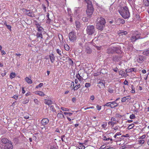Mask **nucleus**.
I'll use <instances>...</instances> for the list:
<instances>
[{"label": "nucleus", "mask_w": 149, "mask_h": 149, "mask_svg": "<svg viewBox=\"0 0 149 149\" xmlns=\"http://www.w3.org/2000/svg\"><path fill=\"white\" fill-rule=\"evenodd\" d=\"M143 54L144 55L149 56V49L144 51L143 52Z\"/></svg>", "instance_id": "nucleus-29"}, {"label": "nucleus", "mask_w": 149, "mask_h": 149, "mask_svg": "<svg viewBox=\"0 0 149 149\" xmlns=\"http://www.w3.org/2000/svg\"><path fill=\"white\" fill-rule=\"evenodd\" d=\"M57 117L59 118H64V116L61 113H58L57 115Z\"/></svg>", "instance_id": "nucleus-31"}, {"label": "nucleus", "mask_w": 149, "mask_h": 149, "mask_svg": "<svg viewBox=\"0 0 149 149\" xmlns=\"http://www.w3.org/2000/svg\"><path fill=\"white\" fill-rule=\"evenodd\" d=\"M143 5L145 6H149V0H143Z\"/></svg>", "instance_id": "nucleus-25"}, {"label": "nucleus", "mask_w": 149, "mask_h": 149, "mask_svg": "<svg viewBox=\"0 0 149 149\" xmlns=\"http://www.w3.org/2000/svg\"><path fill=\"white\" fill-rule=\"evenodd\" d=\"M137 70L136 68H130V69H126V72L127 73H129L132 72H137Z\"/></svg>", "instance_id": "nucleus-21"}, {"label": "nucleus", "mask_w": 149, "mask_h": 149, "mask_svg": "<svg viewBox=\"0 0 149 149\" xmlns=\"http://www.w3.org/2000/svg\"><path fill=\"white\" fill-rule=\"evenodd\" d=\"M23 10H25L26 12V14L28 16L32 17H35V15L33 11H31L30 10L26 9H23Z\"/></svg>", "instance_id": "nucleus-9"}, {"label": "nucleus", "mask_w": 149, "mask_h": 149, "mask_svg": "<svg viewBox=\"0 0 149 149\" xmlns=\"http://www.w3.org/2000/svg\"><path fill=\"white\" fill-rule=\"evenodd\" d=\"M64 47L66 51H69L70 50V47L67 44H65L64 45Z\"/></svg>", "instance_id": "nucleus-33"}, {"label": "nucleus", "mask_w": 149, "mask_h": 149, "mask_svg": "<svg viewBox=\"0 0 149 149\" xmlns=\"http://www.w3.org/2000/svg\"><path fill=\"white\" fill-rule=\"evenodd\" d=\"M49 122V120L48 118H44L42 119L40 122L41 126H43V127H41V129L42 130L43 128L45 127V125L47 124Z\"/></svg>", "instance_id": "nucleus-8"}, {"label": "nucleus", "mask_w": 149, "mask_h": 149, "mask_svg": "<svg viewBox=\"0 0 149 149\" xmlns=\"http://www.w3.org/2000/svg\"><path fill=\"white\" fill-rule=\"evenodd\" d=\"M25 80L29 84H31L32 83V80L27 77L25 78Z\"/></svg>", "instance_id": "nucleus-27"}, {"label": "nucleus", "mask_w": 149, "mask_h": 149, "mask_svg": "<svg viewBox=\"0 0 149 149\" xmlns=\"http://www.w3.org/2000/svg\"><path fill=\"white\" fill-rule=\"evenodd\" d=\"M76 77L77 78V79L81 81L83 79L82 77L80 76L79 73L76 74Z\"/></svg>", "instance_id": "nucleus-28"}, {"label": "nucleus", "mask_w": 149, "mask_h": 149, "mask_svg": "<svg viewBox=\"0 0 149 149\" xmlns=\"http://www.w3.org/2000/svg\"><path fill=\"white\" fill-rule=\"evenodd\" d=\"M87 34L88 35H92L95 32V29L94 26L89 25L87 26L86 29Z\"/></svg>", "instance_id": "nucleus-3"}, {"label": "nucleus", "mask_w": 149, "mask_h": 149, "mask_svg": "<svg viewBox=\"0 0 149 149\" xmlns=\"http://www.w3.org/2000/svg\"><path fill=\"white\" fill-rule=\"evenodd\" d=\"M116 51V48L115 47H111L109 48L107 50V52L109 54H113Z\"/></svg>", "instance_id": "nucleus-14"}, {"label": "nucleus", "mask_w": 149, "mask_h": 149, "mask_svg": "<svg viewBox=\"0 0 149 149\" xmlns=\"http://www.w3.org/2000/svg\"><path fill=\"white\" fill-rule=\"evenodd\" d=\"M29 102V101L28 100H24V101H23L22 102V103L23 104H26L28 103Z\"/></svg>", "instance_id": "nucleus-59"}, {"label": "nucleus", "mask_w": 149, "mask_h": 149, "mask_svg": "<svg viewBox=\"0 0 149 149\" xmlns=\"http://www.w3.org/2000/svg\"><path fill=\"white\" fill-rule=\"evenodd\" d=\"M145 142L144 140L139 139L138 141V143L141 145L143 144Z\"/></svg>", "instance_id": "nucleus-37"}, {"label": "nucleus", "mask_w": 149, "mask_h": 149, "mask_svg": "<svg viewBox=\"0 0 149 149\" xmlns=\"http://www.w3.org/2000/svg\"><path fill=\"white\" fill-rule=\"evenodd\" d=\"M109 138H107L105 136H103V140L104 141H109Z\"/></svg>", "instance_id": "nucleus-40"}, {"label": "nucleus", "mask_w": 149, "mask_h": 149, "mask_svg": "<svg viewBox=\"0 0 149 149\" xmlns=\"http://www.w3.org/2000/svg\"><path fill=\"white\" fill-rule=\"evenodd\" d=\"M68 37L70 41L74 42L77 39L76 33L73 31L70 32L68 35Z\"/></svg>", "instance_id": "nucleus-5"}, {"label": "nucleus", "mask_w": 149, "mask_h": 149, "mask_svg": "<svg viewBox=\"0 0 149 149\" xmlns=\"http://www.w3.org/2000/svg\"><path fill=\"white\" fill-rule=\"evenodd\" d=\"M128 33L126 31H124L123 30H120L118 32V34L120 36H122L123 35H127Z\"/></svg>", "instance_id": "nucleus-18"}, {"label": "nucleus", "mask_w": 149, "mask_h": 149, "mask_svg": "<svg viewBox=\"0 0 149 149\" xmlns=\"http://www.w3.org/2000/svg\"><path fill=\"white\" fill-rule=\"evenodd\" d=\"M130 118L131 119H134L135 118V116L134 114L130 115Z\"/></svg>", "instance_id": "nucleus-47"}, {"label": "nucleus", "mask_w": 149, "mask_h": 149, "mask_svg": "<svg viewBox=\"0 0 149 149\" xmlns=\"http://www.w3.org/2000/svg\"><path fill=\"white\" fill-rule=\"evenodd\" d=\"M123 84L125 85L128 86V82L127 80H125L123 82Z\"/></svg>", "instance_id": "nucleus-54"}, {"label": "nucleus", "mask_w": 149, "mask_h": 149, "mask_svg": "<svg viewBox=\"0 0 149 149\" xmlns=\"http://www.w3.org/2000/svg\"><path fill=\"white\" fill-rule=\"evenodd\" d=\"M36 27V29L37 30L38 32H42L44 31V29L37 22L35 24Z\"/></svg>", "instance_id": "nucleus-11"}, {"label": "nucleus", "mask_w": 149, "mask_h": 149, "mask_svg": "<svg viewBox=\"0 0 149 149\" xmlns=\"http://www.w3.org/2000/svg\"><path fill=\"white\" fill-rule=\"evenodd\" d=\"M57 53L60 55L61 56V50L59 49H57L56 50Z\"/></svg>", "instance_id": "nucleus-41"}, {"label": "nucleus", "mask_w": 149, "mask_h": 149, "mask_svg": "<svg viewBox=\"0 0 149 149\" xmlns=\"http://www.w3.org/2000/svg\"><path fill=\"white\" fill-rule=\"evenodd\" d=\"M95 47L98 50H100V49H101V46H95Z\"/></svg>", "instance_id": "nucleus-64"}, {"label": "nucleus", "mask_w": 149, "mask_h": 149, "mask_svg": "<svg viewBox=\"0 0 149 149\" xmlns=\"http://www.w3.org/2000/svg\"><path fill=\"white\" fill-rule=\"evenodd\" d=\"M51 21V19L49 18H47V19L46 20V23H49Z\"/></svg>", "instance_id": "nucleus-62"}, {"label": "nucleus", "mask_w": 149, "mask_h": 149, "mask_svg": "<svg viewBox=\"0 0 149 149\" xmlns=\"http://www.w3.org/2000/svg\"><path fill=\"white\" fill-rule=\"evenodd\" d=\"M44 101L45 103L48 105H49L52 103V101L50 100L46 99L44 100Z\"/></svg>", "instance_id": "nucleus-24"}, {"label": "nucleus", "mask_w": 149, "mask_h": 149, "mask_svg": "<svg viewBox=\"0 0 149 149\" xmlns=\"http://www.w3.org/2000/svg\"><path fill=\"white\" fill-rule=\"evenodd\" d=\"M70 87L72 88L73 89H74L75 88V86L74 85V83L73 81H72L71 83Z\"/></svg>", "instance_id": "nucleus-49"}, {"label": "nucleus", "mask_w": 149, "mask_h": 149, "mask_svg": "<svg viewBox=\"0 0 149 149\" xmlns=\"http://www.w3.org/2000/svg\"><path fill=\"white\" fill-rule=\"evenodd\" d=\"M116 22L117 25H120L121 24H124L125 21L123 19L118 18L116 20Z\"/></svg>", "instance_id": "nucleus-12"}, {"label": "nucleus", "mask_w": 149, "mask_h": 149, "mask_svg": "<svg viewBox=\"0 0 149 149\" xmlns=\"http://www.w3.org/2000/svg\"><path fill=\"white\" fill-rule=\"evenodd\" d=\"M16 75L15 74L14 72L11 73L10 75V77L11 79H13L15 77Z\"/></svg>", "instance_id": "nucleus-34"}, {"label": "nucleus", "mask_w": 149, "mask_h": 149, "mask_svg": "<svg viewBox=\"0 0 149 149\" xmlns=\"http://www.w3.org/2000/svg\"><path fill=\"white\" fill-rule=\"evenodd\" d=\"M117 122L116 120V119L113 117L111 118L110 121L108 123V124L110 125L111 127H113V126L116 124Z\"/></svg>", "instance_id": "nucleus-10"}, {"label": "nucleus", "mask_w": 149, "mask_h": 149, "mask_svg": "<svg viewBox=\"0 0 149 149\" xmlns=\"http://www.w3.org/2000/svg\"><path fill=\"white\" fill-rule=\"evenodd\" d=\"M118 106V104L116 101L106 103L104 105V106H106L113 109Z\"/></svg>", "instance_id": "nucleus-7"}, {"label": "nucleus", "mask_w": 149, "mask_h": 149, "mask_svg": "<svg viewBox=\"0 0 149 149\" xmlns=\"http://www.w3.org/2000/svg\"><path fill=\"white\" fill-rule=\"evenodd\" d=\"M107 126V122H104L102 125L101 127L102 128H104V129L106 128Z\"/></svg>", "instance_id": "nucleus-35"}, {"label": "nucleus", "mask_w": 149, "mask_h": 149, "mask_svg": "<svg viewBox=\"0 0 149 149\" xmlns=\"http://www.w3.org/2000/svg\"><path fill=\"white\" fill-rule=\"evenodd\" d=\"M77 85H76L75 86V88L74 89V91H76L78 88H80L81 87V85L79 84H77Z\"/></svg>", "instance_id": "nucleus-36"}, {"label": "nucleus", "mask_w": 149, "mask_h": 149, "mask_svg": "<svg viewBox=\"0 0 149 149\" xmlns=\"http://www.w3.org/2000/svg\"><path fill=\"white\" fill-rule=\"evenodd\" d=\"M118 11L120 15L124 19L129 17L130 15L128 8L126 6L121 7Z\"/></svg>", "instance_id": "nucleus-1"}, {"label": "nucleus", "mask_w": 149, "mask_h": 149, "mask_svg": "<svg viewBox=\"0 0 149 149\" xmlns=\"http://www.w3.org/2000/svg\"><path fill=\"white\" fill-rule=\"evenodd\" d=\"M35 93L41 96H43L45 95V94L41 91H38L35 92Z\"/></svg>", "instance_id": "nucleus-26"}, {"label": "nucleus", "mask_w": 149, "mask_h": 149, "mask_svg": "<svg viewBox=\"0 0 149 149\" xmlns=\"http://www.w3.org/2000/svg\"><path fill=\"white\" fill-rule=\"evenodd\" d=\"M127 100V99L125 97H124L122 98L121 101L122 102H124Z\"/></svg>", "instance_id": "nucleus-52"}, {"label": "nucleus", "mask_w": 149, "mask_h": 149, "mask_svg": "<svg viewBox=\"0 0 149 149\" xmlns=\"http://www.w3.org/2000/svg\"><path fill=\"white\" fill-rule=\"evenodd\" d=\"M13 145L11 141H10L9 144H7L5 146L4 149H12Z\"/></svg>", "instance_id": "nucleus-16"}, {"label": "nucleus", "mask_w": 149, "mask_h": 149, "mask_svg": "<svg viewBox=\"0 0 149 149\" xmlns=\"http://www.w3.org/2000/svg\"><path fill=\"white\" fill-rule=\"evenodd\" d=\"M69 63L70 65H72L73 64V62L72 59L70 58H69Z\"/></svg>", "instance_id": "nucleus-44"}, {"label": "nucleus", "mask_w": 149, "mask_h": 149, "mask_svg": "<svg viewBox=\"0 0 149 149\" xmlns=\"http://www.w3.org/2000/svg\"><path fill=\"white\" fill-rule=\"evenodd\" d=\"M94 108V107L93 106H92L89 107H87L86 108H84V109L85 110H87V109H93Z\"/></svg>", "instance_id": "nucleus-51"}, {"label": "nucleus", "mask_w": 149, "mask_h": 149, "mask_svg": "<svg viewBox=\"0 0 149 149\" xmlns=\"http://www.w3.org/2000/svg\"><path fill=\"white\" fill-rule=\"evenodd\" d=\"M141 35L138 33V32H134L131 36L130 40L132 42H135L136 40L140 38Z\"/></svg>", "instance_id": "nucleus-6"}, {"label": "nucleus", "mask_w": 149, "mask_h": 149, "mask_svg": "<svg viewBox=\"0 0 149 149\" xmlns=\"http://www.w3.org/2000/svg\"><path fill=\"white\" fill-rule=\"evenodd\" d=\"M113 137L116 139H114L113 140L115 141H115H118V139H118V137H117V135H116V134Z\"/></svg>", "instance_id": "nucleus-56"}, {"label": "nucleus", "mask_w": 149, "mask_h": 149, "mask_svg": "<svg viewBox=\"0 0 149 149\" xmlns=\"http://www.w3.org/2000/svg\"><path fill=\"white\" fill-rule=\"evenodd\" d=\"M119 74L122 77H127L128 76L127 73H125V72L122 70H120L119 72Z\"/></svg>", "instance_id": "nucleus-17"}, {"label": "nucleus", "mask_w": 149, "mask_h": 149, "mask_svg": "<svg viewBox=\"0 0 149 149\" xmlns=\"http://www.w3.org/2000/svg\"><path fill=\"white\" fill-rule=\"evenodd\" d=\"M108 92L111 93H113L114 91L111 88H109L108 89Z\"/></svg>", "instance_id": "nucleus-43"}, {"label": "nucleus", "mask_w": 149, "mask_h": 149, "mask_svg": "<svg viewBox=\"0 0 149 149\" xmlns=\"http://www.w3.org/2000/svg\"><path fill=\"white\" fill-rule=\"evenodd\" d=\"M96 27L99 30H102L105 26V20L102 17H99L96 21Z\"/></svg>", "instance_id": "nucleus-2"}, {"label": "nucleus", "mask_w": 149, "mask_h": 149, "mask_svg": "<svg viewBox=\"0 0 149 149\" xmlns=\"http://www.w3.org/2000/svg\"><path fill=\"white\" fill-rule=\"evenodd\" d=\"M96 107H97V109L98 110L100 111L101 110V106H100L99 105H97V106Z\"/></svg>", "instance_id": "nucleus-60"}, {"label": "nucleus", "mask_w": 149, "mask_h": 149, "mask_svg": "<svg viewBox=\"0 0 149 149\" xmlns=\"http://www.w3.org/2000/svg\"><path fill=\"white\" fill-rule=\"evenodd\" d=\"M146 136V135L143 134L142 136L139 137V139L144 140L143 139L145 138Z\"/></svg>", "instance_id": "nucleus-46"}, {"label": "nucleus", "mask_w": 149, "mask_h": 149, "mask_svg": "<svg viewBox=\"0 0 149 149\" xmlns=\"http://www.w3.org/2000/svg\"><path fill=\"white\" fill-rule=\"evenodd\" d=\"M84 1L87 3V5L92 4V2L90 0H84Z\"/></svg>", "instance_id": "nucleus-39"}, {"label": "nucleus", "mask_w": 149, "mask_h": 149, "mask_svg": "<svg viewBox=\"0 0 149 149\" xmlns=\"http://www.w3.org/2000/svg\"><path fill=\"white\" fill-rule=\"evenodd\" d=\"M34 101L36 104H38L39 103V102L37 99H35L34 100Z\"/></svg>", "instance_id": "nucleus-61"}, {"label": "nucleus", "mask_w": 149, "mask_h": 149, "mask_svg": "<svg viewBox=\"0 0 149 149\" xmlns=\"http://www.w3.org/2000/svg\"><path fill=\"white\" fill-rule=\"evenodd\" d=\"M145 59L144 57L143 56H140L137 59V61L138 62L141 63L144 61Z\"/></svg>", "instance_id": "nucleus-19"}, {"label": "nucleus", "mask_w": 149, "mask_h": 149, "mask_svg": "<svg viewBox=\"0 0 149 149\" xmlns=\"http://www.w3.org/2000/svg\"><path fill=\"white\" fill-rule=\"evenodd\" d=\"M42 32H38L36 33V36L37 38H40L41 39H43V36L42 34Z\"/></svg>", "instance_id": "nucleus-22"}, {"label": "nucleus", "mask_w": 149, "mask_h": 149, "mask_svg": "<svg viewBox=\"0 0 149 149\" xmlns=\"http://www.w3.org/2000/svg\"><path fill=\"white\" fill-rule=\"evenodd\" d=\"M132 90L131 91V92L132 93H134L135 92V91L134 87L133 85H132Z\"/></svg>", "instance_id": "nucleus-45"}, {"label": "nucleus", "mask_w": 149, "mask_h": 149, "mask_svg": "<svg viewBox=\"0 0 149 149\" xmlns=\"http://www.w3.org/2000/svg\"><path fill=\"white\" fill-rule=\"evenodd\" d=\"M61 109L63 111H69V109L67 108L61 107Z\"/></svg>", "instance_id": "nucleus-48"}, {"label": "nucleus", "mask_w": 149, "mask_h": 149, "mask_svg": "<svg viewBox=\"0 0 149 149\" xmlns=\"http://www.w3.org/2000/svg\"><path fill=\"white\" fill-rule=\"evenodd\" d=\"M75 24L76 28H77L78 29L80 28L81 26L80 23L79 22L77 21H75Z\"/></svg>", "instance_id": "nucleus-30"}, {"label": "nucleus", "mask_w": 149, "mask_h": 149, "mask_svg": "<svg viewBox=\"0 0 149 149\" xmlns=\"http://www.w3.org/2000/svg\"><path fill=\"white\" fill-rule=\"evenodd\" d=\"M0 51L1 53V54L2 55H4L6 54V53L5 51L2 50H1Z\"/></svg>", "instance_id": "nucleus-57"}, {"label": "nucleus", "mask_w": 149, "mask_h": 149, "mask_svg": "<svg viewBox=\"0 0 149 149\" xmlns=\"http://www.w3.org/2000/svg\"><path fill=\"white\" fill-rule=\"evenodd\" d=\"M105 84V82L104 80H100L98 83L97 86L100 88L104 86Z\"/></svg>", "instance_id": "nucleus-13"}, {"label": "nucleus", "mask_w": 149, "mask_h": 149, "mask_svg": "<svg viewBox=\"0 0 149 149\" xmlns=\"http://www.w3.org/2000/svg\"><path fill=\"white\" fill-rule=\"evenodd\" d=\"M64 113L65 114V115H67V114H68L69 116H71L72 114V113H70V112H65Z\"/></svg>", "instance_id": "nucleus-53"}, {"label": "nucleus", "mask_w": 149, "mask_h": 149, "mask_svg": "<svg viewBox=\"0 0 149 149\" xmlns=\"http://www.w3.org/2000/svg\"><path fill=\"white\" fill-rule=\"evenodd\" d=\"M111 128L113 131H115V132L119 130L120 129L119 126L118 125H114L113 127H111Z\"/></svg>", "instance_id": "nucleus-20"}, {"label": "nucleus", "mask_w": 149, "mask_h": 149, "mask_svg": "<svg viewBox=\"0 0 149 149\" xmlns=\"http://www.w3.org/2000/svg\"><path fill=\"white\" fill-rule=\"evenodd\" d=\"M49 57L51 63H53L55 61V59L54 54L52 53L49 55Z\"/></svg>", "instance_id": "nucleus-15"}, {"label": "nucleus", "mask_w": 149, "mask_h": 149, "mask_svg": "<svg viewBox=\"0 0 149 149\" xmlns=\"http://www.w3.org/2000/svg\"><path fill=\"white\" fill-rule=\"evenodd\" d=\"M7 28L10 31H11V26L10 25H7V26H6Z\"/></svg>", "instance_id": "nucleus-58"}, {"label": "nucleus", "mask_w": 149, "mask_h": 149, "mask_svg": "<svg viewBox=\"0 0 149 149\" xmlns=\"http://www.w3.org/2000/svg\"><path fill=\"white\" fill-rule=\"evenodd\" d=\"M12 97L13 98H14L15 100H17L18 97V96L16 95H15L13 96Z\"/></svg>", "instance_id": "nucleus-55"}, {"label": "nucleus", "mask_w": 149, "mask_h": 149, "mask_svg": "<svg viewBox=\"0 0 149 149\" xmlns=\"http://www.w3.org/2000/svg\"><path fill=\"white\" fill-rule=\"evenodd\" d=\"M130 136V135L128 134H126L125 135H123L122 136V137H129Z\"/></svg>", "instance_id": "nucleus-63"}, {"label": "nucleus", "mask_w": 149, "mask_h": 149, "mask_svg": "<svg viewBox=\"0 0 149 149\" xmlns=\"http://www.w3.org/2000/svg\"><path fill=\"white\" fill-rule=\"evenodd\" d=\"M86 52L87 53L90 54L92 52V51L90 48L89 47H88L87 48H86Z\"/></svg>", "instance_id": "nucleus-32"}, {"label": "nucleus", "mask_w": 149, "mask_h": 149, "mask_svg": "<svg viewBox=\"0 0 149 149\" xmlns=\"http://www.w3.org/2000/svg\"><path fill=\"white\" fill-rule=\"evenodd\" d=\"M134 126V124H131L130 125L127 127V129L128 130H130Z\"/></svg>", "instance_id": "nucleus-42"}, {"label": "nucleus", "mask_w": 149, "mask_h": 149, "mask_svg": "<svg viewBox=\"0 0 149 149\" xmlns=\"http://www.w3.org/2000/svg\"><path fill=\"white\" fill-rule=\"evenodd\" d=\"M79 149H85V147L84 146L82 145V143H79Z\"/></svg>", "instance_id": "nucleus-38"}, {"label": "nucleus", "mask_w": 149, "mask_h": 149, "mask_svg": "<svg viewBox=\"0 0 149 149\" xmlns=\"http://www.w3.org/2000/svg\"><path fill=\"white\" fill-rule=\"evenodd\" d=\"M1 141L2 143L5 144L7 143L8 144H9L10 141H9L8 139L6 138H3L1 139Z\"/></svg>", "instance_id": "nucleus-23"}, {"label": "nucleus", "mask_w": 149, "mask_h": 149, "mask_svg": "<svg viewBox=\"0 0 149 149\" xmlns=\"http://www.w3.org/2000/svg\"><path fill=\"white\" fill-rule=\"evenodd\" d=\"M91 86V84L90 83H86L85 84V87L87 88L90 87Z\"/></svg>", "instance_id": "nucleus-50"}, {"label": "nucleus", "mask_w": 149, "mask_h": 149, "mask_svg": "<svg viewBox=\"0 0 149 149\" xmlns=\"http://www.w3.org/2000/svg\"><path fill=\"white\" fill-rule=\"evenodd\" d=\"M86 14L88 17H91L94 11V8L92 4L87 6Z\"/></svg>", "instance_id": "nucleus-4"}]
</instances>
